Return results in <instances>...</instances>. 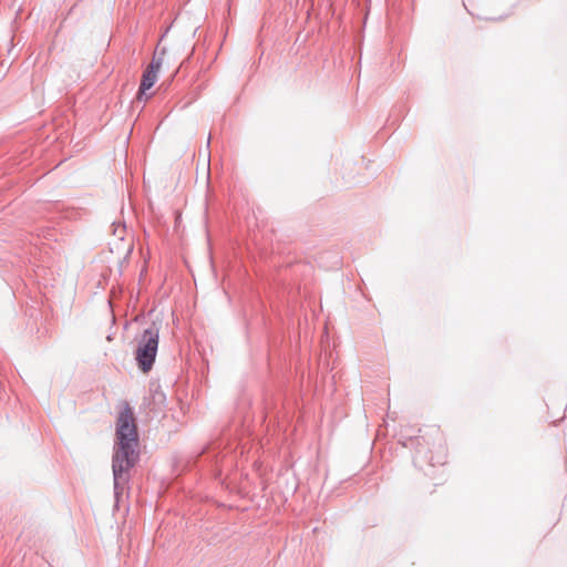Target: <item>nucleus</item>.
<instances>
[{"mask_svg": "<svg viewBox=\"0 0 567 567\" xmlns=\"http://www.w3.org/2000/svg\"><path fill=\"white\" fill-rule=\"evenodd\" d=\"M161 68L162 59L155 55L142 75L137 95L140 100L143 97H145L146 100L148 99L150 95H147V91L151 90L155 82L157 81Z\"/></svg>", "mask_w": 567, "mask_h": 567, "instance_id": "nucleus-3", "label": "nucleus"}, {"mask_svg": "<svg viewBox=\"0 0 567 567\" xmlns=\"http://www.w3.org/2000/svg\"><path fill=\"white\" fill-rule=\"evenodd\" d=\"M113 474L115 481L127 472L138 458V433L134 412L126 401L117 406Z\"/></svg>", "mask_w": 567, "mask_h": 567, "instance_id": "nucleus-1", "label": "nucleus"}, {"mask_svg": "<svg viewBox=\"0 0 567 567\" xmlns=\"http://www.w3.org/2000/svg\"><path fill=\"white\" fill-rule=\"evenodd\" d=\"M159 341V330L155 324L145 329L137 341L135 359L143 372H148L156 358Z\"/></svg>", "mask_w": 567, "mask_h": 567, "instance_id": "nucleus-2", "label": "nucleus"}]
</instances>
